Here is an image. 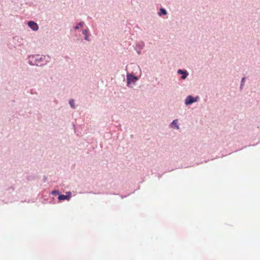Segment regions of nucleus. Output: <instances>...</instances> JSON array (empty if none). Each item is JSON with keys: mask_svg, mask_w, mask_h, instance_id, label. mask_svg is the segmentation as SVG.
<instances>
[{"mask_svg": "<svg viewBox=\"0 0 260 260\" xmlns=\"http://www.w3.org/2000/svg\"><path fill=\"white\" fill-rule=\"evenodd\" d=\"M139 79V77L136 76L133 72L127 73L126 75V86L128 87H131L132 84H134Z\"/></svg>", "mask_w": 260, "mask_h": 260, "instance_id": "1", "label": "nucleus"}, {"mask_svg": "<svg viewBox=\"0 0 260 260\" xmlns=\"http://www.w3.org/2000/svg\"><path fill=\"white\" fill-rule=\"evenodd\" d=\"M199 99L200 98L198 95L193 96L192 95H188L184 100V104L186 106H190L193 103L198 102Z\"/></svg>", "mask_w": 260, "mask_h": 260, "instance_id": "2", "label": "nucleus"}, {"mask_svg": "<svg viewBox=\"0 0 260 260\" xmlns=\"http://www.w3.org/2000/svg\"><path fill=\"white\" fill-rule=\"evenodd\" d=\"M36 56H39V55H31L28 56V63L30 66H36L38 67L43 66L45 63H38L36 62Z\"/></svg>", "mask_w": 260, "mask_h": 260, "instance_id": "3", "label": "nucleus"}, {"mask_svg": "<svg viewBox=\"0 0 260 260\" xmlns=\"http://www.w3.org/2000/svg\"><path fill=\"white\" fill-rule=\"evenodd\" d=\"M177 73L178 75H181L180 79L181 80H185L189 75L188 71L185 69H179Z\"/></svg>", "mask_w": 260, "mask_h": 260, "instance_id": "4", "label": "nucleus"}, {"mask_svg": "<svg viewBox=\"0 0 260 260\" xmlns=\"http://www.w3.org/2000/svg\"><path fill=\"white\" fill-rule=\"evenodd\" d=\"M144 46L145 43L143 41H140L136 44L135 50L139 55L141 54V50L144 48Z\"/></svg>", "mask_w": 260, "mask_h": 260, "instance_id": "5", "label": "nucleus"}, {"mask_svg": "<svg viewBox=\"0 0 260 260\" xmlns=\"http://www.w3.org/2000/svg\"><path fill=\"white\" fill-rule=\"evenodd\" d=\"M28 26L33 31H37L39 29L38 24L33 20H29L27 22Z\"/></svg>", "mask_w": 260, "mask_h": 260, "instance_id": "6", "label": "nucleus"}, {"mask_svg": "<svg viewBox=\"0 0 260 260\" xmlns=\"http://www.w3.org/2000/svg\"><path fill=\"white\" fill-rule=\"evenodd\" d=\"M81 31L82 34L84 35V40L88 42H90L91 41V39H90L91 34L89 28L87 27L85 29H82Z\"/></svg>", "mask_w": 260, "mask_h": 260, "instance_id": "7", "label": "nucleus"}, {"mask_svg": "<svg viewBox=\"0 0 260 260\" xmlns=\"http://www.w3.org/2000/svg\"><path fill=\"white\" fill-rule=\"evenodd\" d=\"M42 198H43V199H44V200L42 201V203L43 204H47V203L55 204V199L53 197H51L50 200L49 201H48L49 199H48V197H47V196L42 195Z\"/></svg>", "mask_w": 260, "mask_h": 260, "instance_id": "8", "label": "nucleus"}, {"mask_svg": "<svg viewBox=\"0 0 260 260\" xmlns=\"http://www.w3.org/2000/svg\"><path fill=\"white\" fill-rule=\"evenodd\" d=\"M171 127L175 129H178L179 128V126L178 124V120L177 119H175L172 121V122L170 124Z\"/></svg>", "mask_w": 260, "mask_h": 260, "instance_id": "9", "label": "nucleus"}, {"mask_svg": "<svg viewBox=\"0 0 260 260\" xmlns=\"http://www.w3.org/2000/svg\"><path fill=\"white\" fill-rule=\"evenodd\" d=\"M157 14L159 16H162L167 14V11L166 9L163 7H161L157 12Z\"/></svg>", "mask_w": 260, "mask_h": 260, "instance_id": "10", "label": "nucleus"}, {"mask_svg": "<svg viewBox=\"0 0 260 260\" xmlns=\"http://www.w3.org/2000/svg\"><path fill=\"white\" fill-rule=\"evenodd\" d=\"M84 25V22L82 21H81L79 23H78L75 26H74L73 28L75 30H78L80 27H83Z\"/></svg>", "mask_w": 260, "mask_h": 260, "instance_id": "11", "label": "nucleus"}, {"mask_svg": "<svg viewBox=\"0 0 260 260\" xmlns=\"http://www.w3.org/2000/svg\"><path fill=\"white\" fill-rule=\"evenodd\" d=\"M37 178V176L35 174H32L30 175H28L26 177V179L27 181L35 180Z\"/></svg>", "mask_w": 260, "mask_h": 260, "instance_id": "12", "label": "nucleus"}, {"mask_svg": "<svg viewBox=\"0 0 260 260\" xmlns=\"http://www.w3.org/2000/svg\"><path fill=\"white\" fill-rule=\"evenodd\" d=\"M246 79V77L244 76L242 78V79L241 80L240 85V91H242L243 89V87H244V85L245 84Z\"/></svg>", "mask_w": 260, "mask_h": 260, "instance_id": "13", "label": "nucleus"}, {"mask_svg": "<svg viewBox=\"0 0 260 260\" xmlns=\"http://www.w3.org/2000/svg\"><path fill=\"white\" fill-rule=\"evenodd\" d=\"M57 199H58V201L59 202H61L65 200H67L65 195L63 194H62L61 192L60 193L58 197H57Z\"/></svg>", "mask_w": 260, "mask_h": 260, "instance_id": "14", "label": "nucleus"}, {"mask_svg": "<svg viewBox=\"0 0 260 260\" xmlns=\"http://www.w3.org/2000/svg\"><path fill=\"white\" fill-rule=\"evenodd\" d=\"M61 192L57 189H53L49 193V194H51L53 196H57L58 197L59 194H60Z\"/></svg>", "mask_w": 260, "mask_h": 260, "instance_id": "15", "label": "nucleus"}, {"mask_svg": "<svg viewBox=\"0 0 260 260\" xmlns=\"http://www.w3.org/2000/svg\"><path fill=\"white\" fill-rule=\"evenodd\" d=\"M136 190H134L133 191L131 192V193H129L127 194H125V195H124V196H122V195H121L119 193H110V194H117V195H119L121 199H124V198H125L126 197H127L128 196H129L130 194H132V193H134L135 192Z\"/></svg>", "mask_w": 260, "mask_h": 260, "instance_id": "16", "label": "nucleus"}, {"mask_svg": "<svg viewBox=\"0 0 260 260\" xmlns=\"http://www.w3.org/2000/svg\"><path fill=\"white\" fill-rule=\"evenodd\" d=\"M69 104L70 107L72 109H74L75 108V101H74V100L73 99H71L69 100Z\"/></svg>", "mask_w": 260, "mask_h": 260, "instance_id": "17", "label": "nucleus"}, {"mask_svg": "<svg viewBox=\"0 0 260 260\" xmlns=\"http://www.w3.org/2000/svg\"><path fill=\"white\" fill-rule=\"evenodd\" d=\"M65 197L67 201H70L72 197V192L70 191H67L66 192Z\"/></svg>", "mask_w": 260, "mask_h": 260, "instance_id": "18", "label": "nucleus"}, {"mask_svg": "<svg viewBox=\"0 0 260 260\" xmlns=\"http://www.w3.org/2000/svg\"><path fill=\"white\" fill-rule=\"evenodd\" d=\"M35 60H36V62H37V63H42L41 62H42L43 61V58L42 57H37L35 59ZM44 63H45V64H46V62H45Z\"/></svg>", "mask_w": 260, "mask_h": 260, "instance_id": "19", "label": "nucleus"}, {"mask_svg": "<svg viewBox=\"0 0 260 260\" xmlns=\"http://www.w3.org/2000/svg\"><path fill=\"white\" fill-rule=\"evenodd\" d=\"M47 177L45 176V175H44L43 176V181L44 182H46L47 181Z\"/></svg>", "mask_w": 260, "mask_h": 260, "instance_id": "20", "label": "nucleus"}, {"mask_svg": "<svg viewBox=\"0 0 260 260\" xmlns=\"http://www.w3.org/2000/svg\"><path fill=\"white\" fill-rule=\"evenodd\" d=\"M10 189H12V190H13V191H14V189H15V188H14V187H13V186H10V187L8 188L7 189V190H10Z\"/></svg>", "mask_w": 260, "mask_h": 260, "instance_id": "21", "label": "nucleus"}, {"mask_svg": "<svg viewBox=\"0 0 260 260\" xmlns=\"http://www.w3.org/2000/svg\"><path fill=\"white\" fill-rule=\"evenodd\" d=\"M89 193H93V194H99V193H100V192L95 193V192H93L92 191H90V192H89Z\"/></svg>", "mask_w": 260, "mask_h": 260, "instance_id": "22", "label": "nucleus"}, {"mask_svg": "<svg viewBox=\"0 0 260 260\" xmlns=\"http://www.w3.org/2000/svg\"><path fill=\"white\" fill-rule=\"evenodd\" d=\"M64 58H66V59H70V57L68 56H66Z\"/></svg>", "mask_w": 260, "mask_h": 260, "instance_id": "23", "label": "nucleus"}, {"mask_svg": "<svg viewBox=\"0 0 260 260\" xmlns=\"http://www.w3.org/2000/svg\"><path fill=\"white\" fill-rule=\"evenodd\" d=\"M174 170V169L168 170L167 171V172H171V171H173V170Z\"/></svg>", "mask_w": 260, "mask_h": 260, "instance_id": "24", "label": "nucleus"}, {"mask_svg": "<svg viewBox=\"0 0 260 260\" xmlns=\"http://www.w3.org/2000/svg\"><path fill=\"white\" fill-rule=\"evenodd\" d=\"M162 174H161V175L159 174V175H158V178H160L162 176Z\"/></svg>", "mask_w": 260, "mask_h": 260, "instance_id": "25", "label": "nucleus"}, {"mask_svg": "<svg viewBox=\"0 0 260 260\" xmlns=\"http://www.w3.org/2000/svg\"><path fill=\"white\" fill-rule=\"evenodd\" d=\"M256 144H257V143H256V144H255L249 145H248V146H253L256 145Z\"/></svg>", "mask_w": 260, "mask_h": 260, "instance_id": "26", "label": "nucleus"}, {"mask_svg": "<svg viewBox=\"0 0 260 260\" xmlns=\"http://www.w3.org/2000/svg\"><path fill=\"white\" fill-rule=\"evenodd\" d=\"M207 161H208V160H205V162H207Z\"/></svg>", "mask_w": 260, "mask_h": 260, "instance_id": "27", "label": "nucleus"}]
</instances>
